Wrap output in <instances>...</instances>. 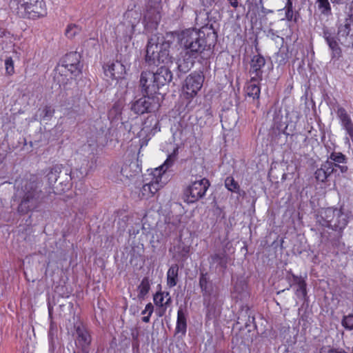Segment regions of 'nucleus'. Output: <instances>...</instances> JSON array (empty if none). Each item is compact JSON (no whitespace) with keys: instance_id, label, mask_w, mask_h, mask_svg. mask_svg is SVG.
Returning <instances> with one entry per match:
<instances>
[{"instance_id":"nucleus-1","label":"nucleus","mask_w":353,"mask_h":353,"mask_svg":"<svg viewBox=\"0 0 353 353\" xmlns=\"http://www.w3.org/2000/svg\"><path fill=\"white\" fill-rule=\"evenodd\" d=\"M208 26L201 27V32L194 29H187L181 32L179 35V41L185 49V56L181 60L179 59L174 66L181 72H188L193 65L194 59L200 54L205 48V41L203 38L204 30Z\"/></svg>"},{"instance_id":"nucleus-2","label":"nucleus","mask_w":353,"mask_h":353,"mask_svg":"<svg viewBox=\"0 0 353 353\" xmlns=\"http://www.w3.org/2000/svg\"><path fill=\"white\" fill-rule=\"evenodd\" d=\"M170 43L165 41L164 37L157 35L152 36L148 42L145 61L149 64L159 65H173L172 57L169 54Z\"/></svg>"},{"instance_id":"nucleus-3","label":"nucleus","mask_w":353,"mask_h":353,"mask_svg":"<svg viewBox=\"0 0 353 353\" xmlns=\"http://www.w3.org/2000/svg\"><path fill=\"white\" fill-rule=\"evenodd\" d=\"M22 191L23 195L18 210L21 213H26L36 206L41 190H39L38 183L35 181H26L22 187Z\"/></svg>"},{"instance_id":"nucleus-4","label":"nucleus","mask_w":353,"mask_h":353,"mask_svg":"<svg viewBox=\"0 0 353 353\" xmlns=\"http://www.w3.org/2000/svg\"><path fill=\"white\" fill-rule=\"evenodd\" d=\"M159 106V97L144 94L143 97L131 103V110L137 114H143L157 110Z\"/></svg>"},{"instance_id":"nucleus-5","label":"nucleus","mask_w":353,"mask_h":353,"mask_svg":"<svg viewBox=\"0 0 353 353\" xmlns=\"http://www.w3.org/2000/svg\"><path fill=\"white\" fill-rule=\"evenodd\" d=\"M210 186V183L206 179H201L191 182L184 192L185 201L188 203H194L203 197Z\"/></svg>"},{"instance_id":"nucleus-6","label":"nucleus","mask_w":353,"mask_h":353,"mask_svg":"<svg viewBox=\"0 0 353 353\" xmlns=\"http://www.w3.org/2000/svg\"><path fill=\"white\" fill-rule=\"evenodd\" d=\"M175 159V154H170L164 163L156 168L152 172V179L148 183L151 185V191L152 196L163 186V183L161 181L162 176L165 171L172 165Z\"/></svg>"},{"instance_id":"nucleus-7","label":"nucleus","mask_w":353,"mask_h":353,"mask_svg":"<svg viewBox=\"0 0 353 353\" xmlns=\"http://www.w3.org/2000/svg\"><path fill=\"white\" fill-rule=\"evenodd\" d=\"M59 68L61 72H64V69L71 74L77 76L81 72L80 54L76 52L67 54L61 60Z\"/></svg>"},{"instance_id":"nucleus-8","label":"nucleus","mask_w":353,"mask_h":353,"mask_svg":"<svg viewBox=\"0 0 353 353\" xmlns=\"http://www.w3.org/2000/svg\"><path fill=\"white\" fill-rule=\"evenodd\" d=\"M203 83V77L200 74H190L188 75L183 86V93L187 98H192L201 88Z\"/></svg>"},{"instance_id":"nucleus-9","label":"nucleus","mask_w":353,"mask_h":353,"mask_svg":"<svg viewBox=\"0 0 353 353\" xmlns=\"http://www.w3.org/2000/svg\"><path fill=\"white\" fill-rule=\"evenodd\" d=\"M338 37L343 45L353 47V17L347 16L344 24L339 26Z\"/></svg>"},{"instance_id":"nucleus-10","label":"nucleus","mask_w":353,"mask_h":353,"mask_svg":"<svg viewBox=\"0 0 353 353\" xmlns=\"http://www.w3.org/2000/svg\"><path fill=\"white\" fill-rule=\"evenodd\" d=\"M26 13H19L21 17L35 19L46 15L47 11L45 3L43 0H35V2L31 1V4H28L26 7Z\"/></svg>"},{"instance_id":"nucleus-11","label":"nucleus","mask_w":353,"mask_h":353,"mask_svg":"<svg viewBox=\"0 0 353 353\" xmlns=\"http://www.w3.org/2000/svg\"><path fill=\"white\" fill-rule=\"evenodd\" d=\"M154 77V72L144 71L141 73L140 85L144 94L156 96L155 94L158 91V88Z\"/></svg>"},{"instance_id":"nucleus-12","label":"nucleus","mask_w":353,"mask_h":353,"mask_svg":"<svg viewBox=\"0 0 353 353\" xmlns=\"http://www.w3.org/2000/svg\"><path fill=\"white\" fill-rule=\"evenodd\" d=\"M104 72L106 77L112 79H119L123 78L125 73V68L120 61L112 62L108 64L104 68Z\"/></svg>"},{"instance_id":"nucleus-13","label":"nucleus","mask_w":353,"mask_h":353,"mask_svg":"<svg viewBox=\"0 0 353 353\" xmlns=\"http://www.w3.org/2000/svg\"><path fill=\"white\" fill-rule=\"evenodd\" d=\"M265 61L263 57L258 54L254 55L250 63V73L252 79H261L262 78V68L265 66Z\"/></svg>"},{"instance_id":"nucleus-14","label":"nucleus","mask_w":353,"mask_h":353,"mask_svg":"<svg viewBox=\"0 0 353 353\" xmlns=\"http://www.w3.org/2000/svg\"><path fill=\"white\" fill-rule=\"evenodd\" d=\"M154 304L159 307V316L164 314L167 307L170 305L171 297L169 292H160L154 295Z\"/></svg>"},{"instance_id":"nucleus-15","label":"nucleus","mask_w":353,"mask_h":353,"mask_svg":"<svg viewBox=\"0 0 353 353\" xmlns=\"http://www.w3.org/2000/svg\"><path fill=\"white\" fill-rule=\"evenodd\" d=\"M339 208H327L322 209L318 216V221L323 226L331 228L332 221H334V216L338 214L336 210Z\"/></svg>"},{"instance_id":"nucleus-16","label":"nucleus","mask_w":353,"mask_h":353,"mask_svg":"<svg viewBox=\"0 0 353 353\" xmlns=\"http://www.w3.org/2000/svg\"><path fill=\"white\" fill-rule=\"evenodd\" d=\"M336 114L341 121L342 126L345 130L347 134L351 137L352 140H353V123L350 116L343 108H339Z\"/></svg>"},{"instance_id":"nucleus-17","label":"nucleus","mask_w":353,"mask_h":353,"mask_svg":"<svg viewBox=\"0 0 353 353\" xmlns=\"http://www.w3.org/2000/svg\"><path fill=\"white\" fill-rule=\"evenodd\" d=\"M166 66V65L161 66L158 69L157 72H154V78H155V82L157 84L158 89L160 86L164 85L172 80V73Z\"/></svg>"},{"instance_id":"nucleus-18","label":"nucleus","mask_w":353,"mask_h":353,"mask_svg":"<svg viewBox=\"0 0 353 353\" xmlns=\"http://www.w3.org/2000/svg\"><path fill=\"white\" fill-rule=\"evenodd\" d=\"M161 19L160 6L150 8L144 14V21L148 24L157 25Z\"/></svg>"},{"instance_id":"nucleus-19","label":"nucleus","mask_w":353,"mask_h":353,"mask_svg":"<svg viewBox=\"0 0 353 353\" xmlns=\"http://www.w3.org/2000/svg\"><path fill=\"white\" fill-rule=\"evenodd\" d=\"M336 213L339 214H336L334 218V221H332V224L331 225V228L335 230H341L345 228L348 223V218L347 214H345L343 212L342 208H339L336 210Z\"/></svg>"},{"instance_id":"nucleus-20","label":"nucleus","mask_w":353,"mask_h":353,"mask_svg":"<svg viewBox=\"0 0 353 353\" xmlns=\"http://www.w3.org/2000/svg\"><path fill=\"white\" fill-rule=\"evenodd\" d=\"M77 334L76 344L85 351L91 342V337L87 330L79 327L77 328Z\"/></svg>"},{"instance_id":"nucleus-21","label":"nucleus","mask_w":353,"mask_h":353,"mask_svg":"<svg viewBox=\"0 0 353 353\" xmlns=\"http://www.w3.org/2000/svg\"><path fill=\"white\" fill-rule=\"evenodd\" d=\"M261 79H251L245 88L246 95L254 100L259 98L261 90L259 85V81Z\"/></svg>"},{"instance_id":"nucleus-22","label":"nucleus","mask_w":353,"mask_h":353,"mask_svg":"<svg viewBox=\"0 0 353 353\" xmlns=\"http://www.w3.org/2000/svg\"><path fill=\"white\" fill-rule=\"evenodd\" d=\"M324 38L332 50V57L339 58L341 56V50L334 37L328 31H325Z\"/></svg>"},{"instance_id":"nucleus-23","label":"nucleus","mask_w":353,"mask_h":353,"mask_svg":"<svg viewBox=\"0 0 353 353\" xmlns=\"http://www.w3.org/2000/svg\"><path fill=\"white\" fill-rule=\"evenodd\" d=\"M175 230V226L173 223H165L159 226L158 230L156 232L157 235V241H161L164 238L169 236Z\"/></svg>"},{"instance_id":"nucleus-24","label":"nucleus","mask_w":353,"mask_h":353,"mask_svg":"<svg viewBox=\"0 0 353 353\" xmlns=\"http://www.w3.org/2000/svg\"><path fill=\"white\" fill-rule=\"evenodd\" d=\"M187 329L186 315L183 309L179 308L177 312V321L176 326V332L185 334Z\"/></svg>"},{"instance_id":"nucleus-25","label":"nucleus","mask_w":353,"mask_h":353,"mask_svg":"<svg viewBox=\"0 0 353 353\" xmlns=\"http://www.w3.org/2000/svg\"><path fill=\"white\" fill-rule=\"evenodd\" d=\"M211 268H225L227 264V258L225 253H217L212 255L210 258Z\"/></svg>"},{"instance_id":"nucleus-26","label":"nucleus","mask_w":353,"mask_h":353,"mask_svg":"<svg viewBox=\"0 0 353 353\" xmlns=\"http://www.w3.org/2000/svg\"><path fill=\"white\" fill-rule=\"evenodd\" d=\"M134 25L125 27L124 24H120L116 28L117 37L125 40L130 39L134 32Z\"/></svg>"},{"instance_id":"nucleus-27","label":"nucleus","mask_w":353,"mask_h":353,"mask_svg":"<svg viewBox=\"0 0 353 353\" xmlns=\"http://www.w3.org/2000/svg\"><path fill=\"white\" fill-rule=\"evenodd\" d=\"M199 285L204 297L210 296L213 294L212 284L208 281L205 275H201L199 279Z\"/></svg>"},{"instance_id":"nucleus-28","label":"nucleus","mask_w":353,"mask_h":353,"mask_svg":"<svg viewBox=\"0 0 353 353\" xmlns=\"http://www.w3.org/2000/svg\"><path fill=\"white\" fill-rule=\"evenodd\" d=\"M179 267L177 265H172L167 272V285L170 288L174 287L178 281Z\"/></svg>"},{"instance_id":"nucleus-29","label":"nucleus","mask_w":353,"mask_h":353,"mask_svg":"<svg viewBox=\"0 0 353 353\" xmlns=\"http://www.w3.org/2000/svg\"><path fill=\"white\" fill-rule=\"evenodd\" d=\"M330 159L335 165V167L339 168L342 173L345 172L347 170V166L340 165V163H343L345 161V157L341 152H332L330 154Z\"/></svg>"},{"instance_id":"nucleus-30","label":"nucleus","mask_w":353,"mask_h":353,"mask_svg":"<svg viewBox=\"0 0 353 353\" xmlns=\"http://www.w3.org/2000/svg\"><path fill=\"white\" fill-rule=\"evenodd\" d=\"M31 1L34 3L35 0H12L11 6L17 10V14L26 13V7L31 4Z\"/></svg>"},{"instance_id":"nucleus-31","label":"nucleus","mask_w":353,"mask_h":353,"mask_svg":"<svg viewBox=\"0 0 353 353\" xmlns=\"http://www.w3.org/2000/svg\"><path fill=\"white\" fill-rule=\"evenodd\" d=\"M150 289V284L149 282V279L147 277H145L141 281L140 285L138 287V298L140 299H144L145 295L149 292Z\"/></svg>"},{"instance_id":"nucleus-32","label":"nucleus","mask_w":353,"mask_h":353,"mask_svg":"<svg viewBox=\"0 0 353 353\" xmlns=\"http://www.w3.org/2000/svg\"><path fill=\"white\" fill-rule=\"evenodd\" d=\"M318 8L325 15L331 14V6L328 0H317Z\"/></svg>"},{"instance_id":"nucleus-33","label":"nucleus","mask_w":353,"mask_h":353,"mask_svg":"<svg viewBox=\"0 0 353 353\" xmlns=\"http://www.w3.org/2000/svg\"><path fill=\"white\" fill-rule=\"evenodd\" d=\"M81 30V28L76 24H70L65 30V35L67 37L72 39L79 34Z\"/></svg>"},{"instance_id":"nucleus-34","label":"nucleus","mask_w":353,"mask_h":353,"mask_svg":"<svg viewBox=\"0 0 353 353\" xmlns=\"http://www.w3.org/2000/svg\"><path fill=\"white\" fill-rule=\"evenodd\" d=\"M225 188L231 191L236 192L239 189V184L234 181L233 177L228 176L225 180Z\"/></svg>"},{"instance_id":"nucleus-35","label":"nucleus","mask_w":353,"mask_h":353,"mask_svg":"<svg viewBox=\"0 0 353 353\" xmlns=\"http://www.w3.org/2000/svg\"><path fill=\"white\" fill-rule=\"evenodd\" d=\"M296 282L298 285L296 290V295L298 296H305L306 295V284L304 280L301 278H296Z\"/></svg>"},{"instance_id":"nucleus-36","label":"nucleus","mask_w":353,"mask_h":353,"mask_svg":"<svg viewBox=\"0 0 353 353\" xmlns=\"http://www.w3.org/2000/svg\"><path fill=\"white\" fill-rule=\"evenodd\" d=\"M321 168L326 171L327 174L330 175L334 171H336L337 167H335V165L331 161H327L322 165Z\"/></svg>"},{"instance_id":"nucleus-37","label":"nucleus","mask_w":353,"mask_h":353,"mask_svg":"<svg viewBox=\"0 0 353 353\" xmlns=\"http://www.w3.org/2000/svg\"><path fill=\"white\" fill-rule=\"evenodd\" d=\"M342 325L349 330H353V314L344 316L342 321Z\"/></svg>"},{"instance_id":"nucleus-38","label":"nucleus","mask_w":353,"mask_h":353,"mask_svg":"<svg viewBox=\"0 0 353 353\" xmlns=\"http://www.w3.org/2000/svg\"><path fill=\"white\" fill-rule=\"evenodd\" d=\"M329 176L330 175L327 174L326 171H325L321 167L315 172V177L316 180L321 182L325 181Z\"/></svg>"},{"instance_id":"nucleus-39","label":"nucleus","mask_w":353,"mask_h":353,"mask_svg":"<svg viewBox=\"0 0 353 353\" xmlns=\"http://www.w3.org/2000/svg\"><path fill=\"white\" fill-rule=\"evenodd\" d=\"M285 8V18L288 21H292L293 19L294 12L292 10V3L290 0H288Z\"/></svg>"},{"instance_id":"nucleus-40","label":"nucleus","mask_w":353,"mask_h":353,"mask_svg":"<svg viewBox=\"0 0 353 353\" xmlns=\"http://www.w3.org/2000/svg\"><path fill=\"white\" fill-rule=\"evenodd\" d=\"M5 65H6V72L10 75L12 74L14 72V63H13L12 59L10 57L7 58L6 59Z\"/></svg>"},{"instance_id":"nucleus-41","label":"nucleus","mask_w":353,"mask_h":353,"mask_svg":"<svg viewBox=\"0 0 353 353\" xmlns=\"http://www.w3.org/2000/svg\"><path fill=\"white\" fill-rule=\"evenodd\" d=\"M130 167H131V164L130 165H124L121 168V174L128 179L132 177L135 174L134 172H132L130 170Z\"/></svg>"},{"instance_id":"nucleus-42","label":"nucleus","mask_w":353,"mask_h":353,"mask_svg":"<svg viewBox=\"0 0 353 353\" xmlns=\"http://www.w3.org/2000/svg\"><path fill=\"white\" fill-rule=\"evenodd\" d=\"M151 185H148V183H145V185H143L141 191L142 196L143 197L149 198V197L152 196V191H151Z\"/></svg>"},{"instance_id":"nucleus-43","label":"nucleus","mask_w":353,"mask_h":353,"mask_svg":"<svg viewBox=\"0 0 353 353\" xmlns=\"http://www.w3.org/2000/svg\"><path fill=\"white\" fill-rule=\"evenodd\" d=\"M202 6L205 8H210L216 5L219 0H200Z\"/></svg>"},{"instance_id":"nucleus-44","label":"nucleus","mask_w":353,"mask_h":353,"mask_svg":"<svg viewBox=\"0 0 353 353\" xmlns=\"http://www.w3.org/2000/svg\"><path fill=\"white\" fill-rule=\"evenodd\" d=\"M153 309H154V307H153L152 304L151 303H149L145 305V307L142 311L141 314H148V315L149 314V316H151L153 312Z\"/></svg>"},{"instance_id":"nucleus-45","label":"nucleus","mask_w":353,"mask_h":353,"mask_svg":"<svg viewBox=\"0 0 353 353\" xmlns=\"http://www.w3.org/2000/svg\"><path fill=\"white\" fill-rule=\"evenodd\" d=\"M335 350L330 346H323L320 349L319 353H334Z\"/></svg>"},{"instance_id":"nucleus-46","label":"nucleus","mask_w":353,"mask_h":353,"mask_svg":"<svg viewBox=\"0 0 353 353\" xmlns=\"http://www.w3.org/2000/svg\"><path fill=\"white\" fill-rule=\"evenodd\" d=\"M48 179L51 181V182H56L57 180V171H51L48 174Z\"/></svg>"},{"instance_id":"nucleus-47","label":"nucleus","mask_w":353,"mask_h":353,"mask_svg":"<svg viewBox=\"0 0 353 353\" xmlns=\"http://www.w3.org/2000/svg\"><path fill=\"white\" fill-rule=\"evenodd\" d=\"M348 17H353V1H352L350 8H349V12L347 14Z\"/></svg>"},{"instance_id":"nucleus-48","label":"nucleus","mask_w":353,"mask_h":353,"mask_svg":"<svg viewBox=\"0 0 353 353\" xmlns=\"http://www.w3.org/2000/svg\"><path fill=\"white\" fill-rule=\"evenodd\" d=\"M230 5L233 8H236L238 6V1L237 0H228Z\"/></svg>"},{"instance_id":"nucleus-49","label":"nucleus","mask_w":353,"mask_h":353,"mask_svg":"<svg viewBox=\"0 0 353 353\" xmlns=\"http://www.w3.org/2000/svg\"><path fill=\"white\" fill-rule=\"evenodd\" d=\"M346 0H331L332 3L343 4Z\"/></svg>"},{"instance_id":"nucleus-50","label":"nucleus","mask_w":353,"mask_h":353,"mask_svg":"<svg viewBox=\"0 0 353 353\" xmlns=\"http://www.w3.org/2000/svg\"><path fill=\"white\" fill-rule=\"evenodd\" d=\"M150 316H149V314H148L145 316H143L142 318V321L145 323H148L150 321Z\"/></svg>"},{"instance_id":"nucleus-51","label":"nucleus","mask_w":353,"mask_h":353,"mask_svg":"<svg viewBox=\"0 0 353 353\" xmlns=\"http://www.w3.org/2000/svg\"><path fill=\"white\" fill-rule=\"evenodd\" d=\"M334 353H347V352H346L345 350H335Z\"/></svg>"}]
</instances>
